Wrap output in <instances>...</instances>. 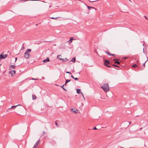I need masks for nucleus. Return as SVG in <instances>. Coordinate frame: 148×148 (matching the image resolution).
Returning <instances> with one entry per match:
<instances>
[{
    "label": "nucleus",
    "instance_id": "nucleus-1",
    "mask_svg": "<svg viewBox=\"0 0 148 148\" xmlns=\"http://www.w3.org/2000/svg\"><path fill=\"white\" fill-rule=\"evenodd\" d=\"M101 87L105 92H108L109 91V85L108 84H104Z\"/></svg>",
    "mask_w": 148,
    "mask_h": 148
},
{
    "label": "nucleus",
    "instance_id": "nucleus-2",
    "mask_svg": "<svg viewBox=\"0 0 148 148\" xmlns=\"http://www.w3.org/2000/svg\"><path fill=\"white\" fill-rule=\"evenodd\" d=\"M29 54L27 52H25L24 53V57L26 59H28L29 57Z\"/></svg>",
    "mask_w": 148,
    "mask_h": 148
},
{
    "label": "nucleus",
    "instance_id": "nucleus-3",
    "mask_svg": "<svg viewBox=\"0 0 148 148\" xmlns=\"http://www.w3.org/2000/svg\"><path fill=\"white\" fill-rule=\"evenodd\" d=\"M7 56L6 54L3 55L2 54H1L0 55V59L5 58L7 57Z\"/></svg>",
    "mask_w": 148,
    "mask_h": 148
},
{
    "label": "nucleus",
    "instance_id": "nucleus-4",
    "mask_svg": "<svg viewBox=\"0 0 148 148\" xmlns=\"http://www.w3.org/2000/svg\"><path fill=\"white\" fill-rule=\"evenodd\" d=\"M9 73L11 74V76H13V75H14L15 73V71L14 70H12L9 72Z\"/></svg>",
    "mask_w": 148,
    "mask_h": 148
},
{
    "label": "nucleus",
    "instance_id": "nucleus-5",
    "mask_svg": "<svg viewBox=\"0 0 148 148\" xmlns=\"http://www.w3.org/2000/svg\"><path fill=\"white\" fill-rule=\"evenodd\" d=\"M76 90H77V93H78L79 94L81 93L82 95V96L84 97V95L82 94V92H81V90L80 89H77Z\"/></svg>",
    "mask_w": 148,
    "mask_h": 148
},
{
    "label": "nucleus",
    "instance_id": "nucleus-6",
    "mask_svg": "<svg viewBox=\"0 0 148 148\" xmlns=\"http://www.w3.org/2000/svg\"><path fill=\"white\" fill-rule=\"evenodd\" d=\"M49 61V59L48 58H47L46 59L44 60L43 61L44 63L45 62H47Z\"/></svg>",
    "mask_w": 148,
    "mask_h": 148
},
{
    "label": "nucleus",
    "instance_id": "nucleus-7",
    "mask_svg": "<svg viewBox=\"0 0 148 148\" xmlns=\"http://www.w3.org/2000/svg\"><path fill=\"white\" fill-rule=\"evenodd\" d=\"M110 63V62H109V61L108 60H105V61L104 64L106 66L107 65V64H109Z\"/></svg>",
    "mask_w": 148,
    "mask_h": 148
},
{
    "label": "nucleus",
    "instance_id": "nucleus-8",
    "mask_svg": "<svg viewBox=\"0 0 148 148\" xmlns=\"http://www.w3.org/2000/svg\"><path fill=\"white\" fill-rule=\"evenodd\" d=\"M87 7H88V9L89 10H90L91 8L92 9H95V10H96V8H95L94 7H90L88 6H87Z\"/></svg>",
    "mask_w": 148,
    "mask_h": 148
},
{
    "label": "nucleus",
    "instance_id": "nucleus-9",
    "mask_svg": "<svg viewBox=\"0 0 148 148\" xmlns=\"http://www.w3.org/2000/svg\"><path fill=\"white\" fill-rule=\"evenodd\" d=\"M106 53L107 54H108V55H109V56H114V54H111V53H110V52H106Z\"/></svg>",
    "mask_w": 148,
    "mask_h": 148
},
{
    "label": "nucleus",
    "instance_id": "nucleus-10",
    "mask_svg": "<svg viewBox=\"0 0 148 148\" xmlns=\"http://www.w3.org/2000/svg\"><path fill=\"white\" fill-rule=\"evenodd\" d=\"M74 40L73 38H70V40L69 41V43H71L72 42V40Z\"/></svg>",
    "mask_w": 148,
    "mask_h": 148
},
{
    "label": "nucleus",
    "instance_id": "nucleus-11",
    "mask_svg": "<svg viewBox=\"0 0 148 148\" xmlns=\"http://www.w3.org/2000/svg\"><path fill=\"white\" fill-rule=\"evenodd\" d=\"M21 105H20V104H18L17 105H16V106H12L11 108H13V109H14L17 106H21Z\"/></svg>",
    "mask_w": 148,
    "mask_h": 148
},
{
    "label": "nucleus",
    "instance_id": "nucleus-12",
    "mask_svg": "<svg viewBox=\"0 0 148 148\" xmlns=\"http://www.w3.org/2000/svg\"><path fill=\"white\" fill-rule=\"evenodd\" d=\"M32 98L33 100H35L36 98V97L35 95H32Z\"/></svg>",
    "mask_w": 148,
    "mask_h": 148
},
{
    "label": "nucleus",
    "instance_id": "nucleus-13",
    "mask_svg": "<svg viewBox=\"0 0 148 148\" xmlns=\"http://www.w3.org/2000/svg\"><path fill=\"white\" fill-rule=\"evenodd\" d=\"M70 81V80H69V79H66V82H65V83L64 84V85H66V84L68 83V82H69Z\"/></svg>",
    "mask_w": 148,
    "mask_h": 148
},
{
    "label": "nucleus",
    "instance_id": "nucleus-14",
    "mask_svg": "<svg viewBox=\"0 0 148 148\" xmlns=\"http://www.w3.org/2000/svg\"><path fill=\"white\" fill-rule=\"evenodd\" d=\"M138 67V66L137 65H136V64L133 65L132 66V67H133V68H135V67Z\"/></svg>",
    "mask_w": 148,
    "mask_h": 148
},
{
    "label": "nucleus",
    "instance_id": "nucleus-15",
    "mask_svg": "<svg viewBox=\"0 0 148 148\" xmlns=\"http://www.w3.org/2000/svg\"><path fill=\"white\" fill-rule=\"evenodd\" d=\"M38 145L35 143L34 145L33 148H36V147H37Z\"/></svg>",
    "mask_w": 148,
    "mask_h": 148
},
{
    "label": "nucleus",
    "instance_id": "nucleus-16",
    "mask_svg": "<svg viewBox=\"0 0 148 148\" xmlns=\"http://www.w3.org/2000/svg\"><path fill=\"white\" fill-rule=\"evenodd\" d=\"M10 67L12 68H13V69H14V67H15V66L14 65H10Z\"/></svg>",
    "mask_w": 148,
    "mask_h": 148
},
{
    "label": "nucleus",
    "instance_id": "nucleus-17",
    "mask_svg": "<svg viewBox=\"0 0 148 148\" xmlns=\"http://www.w3.org/2000/svg\"><path fill=\"white\" fill-rule=\"evenodd\" d=\"M31 51V49H28L26 50V52H27V53L28 52H30Z\"/></svg>",
    "mask_w": 148,
    "mask_h": 148
},
{
    "label": "nucleus",
    "instance_id": "nucleus-18",
    "mask_svg": "<svg viewBox=\"0 0 148 148\" xmlns=\"http://www.w3.org/2000/svg\"><path fill=\"white\" fill-rule=\"evenodd\" d=\"M114 63L115 64H120V62L118 61H116L115 62H114Z\"/></svg>",
    "mask_w": 148,
    "mask_h": 148
},
{
    "label": "nucleus",
    "instance_id": "nucleus-19",
    "mask_svg": "<svg viewBox=\"0 0 148 148\" xmlns=\"http://www.w3.org/2000/svg\"><path fill=\"white\" fill-rule=\"evenodd\" d=\"M65 85L64 84L62 86H61V87L63 88V89L65 91H66V90L64 88V86Z\"/></svg>",
    "mask_w": 148,
    "mask_h": 148
},
{
    "label": "nucleus",
    "instance_id": "nucleus-20",
    "mask_svg": "<svg viewBox=\"0 0 148 148\" xmlns=\"http://www.w3.org/2000/svg\"><path fill=\"white\" fill-rule=\"evenodd\" d=\"M39 141H40V140H39L38 141H37L36 143L38 145V144L39 143Z\"/></svg>",
    "mask_w": 148,
    "mask_h": 148
},
{
    "label": "nucleus",
    "instance_id": "nucleus-21",
    "mask_svg": "<svg viewBox=\"0 0 148 148\" xmlns=\"http://www.w3.org/2000/svg\"><path fill=\"white\" fill-rule=\"evenodd\" d=\"M78 110L77 109H76L75 110V113H77V112Z\"/></svg>",
    "mask_w": 148,
    "mask_h": 148
},
{
    "label": "nucleus",
    "instance_id": "nucleus-22",
    "mask_svg": "<svg viewBox=\"0 0 148 148\" xmlns=\"http://www.w3.org/2000/svg\"><path fill=\"white\" fill-rule=\"evenodd\" d=\"M71 61L74 62V57H73L71 59Z\"/></svg>",
    "mask_w": 148,
    "mask_h": 148
},
{
    "label": "nucleus",
    "instance_id": "nucleus-23",
    "mask_svg": "<svg viewBox=\"0 0 148 148\" xmlns=\"http://www.w3.org/2000/svg\"><path fill=\"white\" fill-rule=\"evenodd\" d=\"M113 66H116V67H119V66H118L116 65H115V64H113L112 65Z\"/></svg>",
    "mask_w": 148,
    "mask_h": 148
},
{
    "label": "nucleus",
    "instance_id": "nucleus-24",
    "mask_svg": "<svg viewBox=\"0 0 148 148\" xmlns=\"http://www.w3.org/2000/svg\"><path fill=\"white\" fill-rule=\"evenodd\" d=\"M55 124L57 126H59V125H58V123H56V122H55Z\"/></svg>",
    "mask_w": 148,
    "mask_h": 148
},
{
    "label": "nucleus",
    "instance_id": "nucleus-25",
    "mask_svg": "<svg viewBox=\"0 0 148 148\" xmlns=\"http://www.w3.org/2000/svg\"><path fill=\"white\" fill-rule=\"evenodd\" d=\"M147 61H146L145 62V63L143 64V66H144V67H145V64L146 62H147Z\"/></svg>",
    "mask_w": 148,
    "mask_h": 148
},
{
    "label": "nucleus",
    "instance_id": "nucleus-26",
    "mask_svg": "<svg viewBox=\"0 0 148 148\" xmlns=\"http://www.w3.org/2000/svg\"><path fill=\"white\" fill-rule=\"evenodd\" d=\"M99 0H95V1H90V0H89V1H90V2H95V1H99Z\"/></svg>",
    "mask_w": 148,
    "mask_h": 148
},
{
    "label": "nucleus",
    "instance_id": "nucleus-27",
    "mask_svg": "<svg viewBox=\"0 0 148 148\" xmlns=\"http://www.w3.org/2000/svg\"><path fill=\"white\" fill-rule=\"evenodd\" d=\"M58 17H56V18H54V17H51V19H56V18H57Z\"/></svg>",
    "mask_w": 148,
    "mask_h": 148
},
{
    "label": "nucleus",
    "instance_id": "nucleus-28",
    "mask_svg": "<svg viewBox=\"0 0 148 148\" xmlns=\"http://www.w3.org/2000/svg\"><path fill=\"white\" fill-rule=\"evenodd\" d=\"M66 73H69L70 74H71V73L70 72H68V71L66 72Z\"/></svg>",
    "mask_w": 148,
    "mask_h": 148
},
{
    "label": "nucleus",
    "instance_id": "nucleus-29",
    "mask_svg": "<svg viewBox=\"0 0 148 148\" xmlns=\"http://www.w3.org/2000/svg\"><path fill=\"white\" fill-rule=\"evenodd\" d=\"M78 78L77 77L75 78V80H77L78 79Z\"/></svg>",
    "mask_w": 148,
    "mask_h": 148
},
{
    "label": "nucleus",
    "instance_id": "nucleus-30",
    "mask_svg": "<svg viewBox=\"0 0 148 148\" xmlns=\"http://www.w3.org/2000/svg\"><path fill=\"white\" fill-rule=\"evenodd\" d=\"M11 109V108H9L7 110V111L8 112Z\"/></svg>",
    "mask_w": 148,
    "mask_h": 148
},
{
    "label": "nucleus",
    "instance_id": "nucleus-31",
    "mask_svg": "<svg viewBox=\"0 0 148 148\" xmlns=\"http://www.w3.org/2000/svg\"><path fill=\"white\" fill-rule=\"evenodd\" d=\"M93 129L94 130H96V129H97V128H96V127H95L93 128Z\"/></svg>",
    "mask_w": 148,
    "mask_h": 148
},
{
    "label": "nucleus",
    "instance_id": "nucleus-32",
    "mask_svg": "<svg viewBox=\"0 0 148 148\" xmlns=\"http://www.w3.org/2000/svg\"><path fill=\"white\" fill-rule=\"evenodd\" d=\"M71 77L72 78H73L74 79V76H73V75H71Z\"/></svg>",
    "mask_w": 148,
    "mask_h": 148
},
{
    "label": "nucleus",
    "instance_id": "nucleus-33",
    "mask_svg": "<svg viewBox=\"0 0 148 148\" xmlns=\"http://www.w3.org/2000/svg\"><path fill=\"white\" fill-rule=\"evenodd\" d=\"M71 110L73 112H74V110L73 109V108H72L71 109Z\"/></svg>",
    "mask_w": 148,
    "mask_h": 148
},
{
    "label": "nucleus",
    "instance_id": "nucleus-34",
    "mask_svg": "<svg viewBox=\"0 0 148 148\" xmlns=\"http://www.w3.org/2000/svg\"><path fill=\"white\" fill-rule=\"evenodd\" d=\"M144 17H145V18L146 19H147V17H146V16H144Z\"/></svg>",
    "mask_w": 148,
    "mask_h": 148
},
{
    "label": "nucleus",
    "instance_id": "nucleus-35",
    "mask_svg": "<svg viewBox=\"0 0 148 148\" xmlns=\"http://www.w3.org/2000/svg\"><path fill=\"white\" fill-rule=\"evenodd\" d=\"M142 128H143V127H141V128H140L139 129V130H141L142 129Z\"/></svg>",
    "mask_w": 148,
    "mask_h": 148
},
{
    "label": "nucleus",
    "instance_id": "nucleus-36",
    "mask_svg": "<svg viewBox=\"0 0 148 148\" xmlns=\"http://www.w3.org/2000/svg\"><path fill=\"white\" fill-rule=\"evenodd\" d=\"M59 58L60 60H63V59H62V58Z\"/></svg>",
    "mask_w": 148,
    "mask_h": 148
},
{
    "label": "nucleus",
    "instance_id": "nucleus-37",
    "mask_svg": "<svg viewBox=\"0 0 148 148\" xmlns=\"http://www.w3.org/2000/svg\"><path fill=\"white\" fill-rule=\"evenodd\" d=\"M62 60L63 61H65V60L64 59H63V60Z\"/></svg>",
    "mask_w": 148,
    "mask_h": 148
},
{
    "label": "nucleus",
    "instance_id": "nucleus-38",
    "mask_svg": "<svg viewBox=\"0 0 148 148\" xmlns=\"http://www.w3.org/2000/svg\"><path fill=\"white\" fill-rule=\"evenodd\" d=\"M143 69H144V68H141L140 69V70H143Z\"/></svg>",
    "mask_w": 148,
    "mask_h": 148
},
{
    "label": "nucleus",
    "instance_id": "nucleus-39",
    "mask_svg": "<svg viewBox=\"0 0 148 148\" xmlns=\"http://www.w3.org/2000/svg\"><path fill=\"white\" fill-rule=\"evenodd\" d=\"M106 66H107V67H111V66H109V65H107Z\"/></svg>",
    "mask_w": 148,
    "mask_h": 148
},
{
    "label": "nucleus",
    "instance_id": "nucleus-40",
    "mask_svg": "<svg viewBox=\"0 0 148 148\" xmlns=\"http://www.w3.org/2000/svg\"><path fill=\"white\" fill-rule=\"evenodd\" d=\"M32 80H36L37 79H35V78H32Z\"/></svg>",
    "mask_w": 148,
    "mask_h": 148
},
{
    "label": "nucleus",
    "instance_id": "nucleus-41",
    "mask_svg": "<svg viewBox=\"0 0 148 148\" xmlns=\"http://www.w3.org/2000/svg\"><path fill=\"white\" fill-rule=\"evenodd\" d=\"M17 59V58H15V61H16Z\"/></svg>",
    "mask_w": 148,
    "mask_h": 148
},
{
    "label": "nucleus",
    "instance_id": "nucleus-42",
    "mask_svg": "<svg viewBox=\"0 0 148 148\" xmlns=\"http://www.w3.org/2000/svg\"><path fill=\"white\" fill-rule=\"evenodd\" d=\"M61 56V55H59V56H57V57H58V56Z\"/></svg>",
    "mask_w": 148,
    "mask_h": 148
},
{
    "label": "nucleus",
    "instance_id": "nucleus-43",
    "mask_svg": "<svg viewBox=\"0 0 148 148\" xmlns=\"http://www.w3.org/2000/svg\"><path fill=\"white\" fill-rule=\"evenodd\" d=\"M127 58V57L125 58V59H126Z\"/></svg>",
    "mask_w": 148,
    "mask_h": 148
},
{
    "label": "nucleus",
    "instance_id": "nucleus-44",
    "mask_svg": "<svg viewBox=\"0 0 148 148\" xmlns=\"http://www.w3.org/2000/svg\"><path fill=\"white\" fill-rule=\"evenodd\" d=\"M74 60H75V58Z\"/></svg>",
    "mask_w": 148,
    "mask_h": 148
},
{
    "label": "nucleus",
    "instance_id": "nucleus-45",
    "mask_svg": "<svg viewBox=\"0 0 148 148\" xmlns=\"http://www.w3.org/2000/svg\"><path fill=\"white\" fill-rule=\"evenodd\" d=\"M24 48V47H22V49H23V48Z\"/></svg>",
    "mask_w": 148,
    "mask_h": 148
},
{
    "label": "nucleus",
    "instance_id": "nucleus-46",
    "mask_svg": "<svg viewBox=\"0 0 148 148\" xmlns=\"http://www.w3.org/2000/svg\"><path fill=\"white\" fill-rule=\"evenodd\" d=\"M24 48V47H22V49H23V48Z\"/></svg>",
    "mask_w": 148,
    "mask_h": 148
},
{
    "label": "nucleus",
    "instance_id": "nucleus-47",
    "mask_svg": "<svg viewBox=\"0 0 148 148\" xmlns=\"http://www.w3.org/2000/svg\"><path fill=\"white\" fill-rule=\"evenodd\" d=\"M116 60V59H114L113 60Z\"/></svg>",
    "mask_w": 148,
    "mask_h": 148
},
{
    "label": "nucleus",
    "instance_id": "nucleus-48",
    "mask_svg": "<svg viewBox=\"0 0 148 148\" xmlns=\"http://www.w3.org/2000/svg\"><path fill=\"white\" fill-rule=\"evenodd\" d=\"M43 2H44V3H45V2H45L44 1H43Z\"/></svg>",
    "mask_w": 148,
    "mask_h": 148
},
{
    "label": "nucleus",
    "instance_id": "nucleus-49",
    "mask_svg": "<svg viewBox=\"0 0 148 148\" xmlns=\"http://www.w3.org/2000/svg\"><path fill=\"white\" fill-rule=\"evenodd\" d=\"M65 59H66V60H67V59H66V58Z\"/></svg>",
    "mask_w": 148,
    "mask_h": 148
},
{
    "label": "nucleus",
    "instance_id": "nucleus-50",
    "mask_svg": "<svg viewBox=\"0 0 148 148\" xmlns=\"http://www.w3.org/2000/svg\"><path fill=\"white\" fill-rule=\"evenodd\" d=\"M130 1V0H129Z\"/></svg>",
    "mask_w": 148,
    "mask_h": 148
}]
</instances>
